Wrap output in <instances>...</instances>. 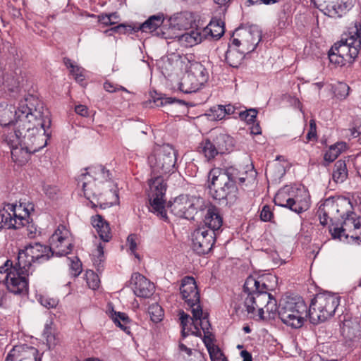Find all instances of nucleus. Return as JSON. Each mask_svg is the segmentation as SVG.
<instances>
[{
  "mask_svg": "<svg viewBox=\"0 0 361 361\" xmlns=\"http://www.w3.org/2000/svg\"><path fill=\"white\" fill-rule=\"evenodd\" d=\"M0 125L5 127L4 141L11 149L13 161L18 165L25 164L30 154L44 148L50 137L47 110L33 95L20 100L17 107L0 103Z\"/></svg>",
  "mask_w": 361,
  "mask_h": 361,
  "instance_id": "obj_1",
  "label": "nucleus"
},
{
  "mask_svg": "<svg viewBox=\"0 0 361 361\" xmlns=\"http://www.w3.org/2000/svg\"><path fill=\"white\" fill-rule=\"evenodd\" d=\"M264 278L248 276L243 286V291L247 294L245 306L249 314H254L257 308L260 314L264 313V303L267 310L277 312L282 322L294 329L303 326L305 319L309 317V309L300 296H285L276 305V300L269 293L270 288L264 281Z\"/></svg>",
  "mask_w": 361,
  "mask_h": 361,
  "instance_id": "obj_2",
  "label": "nucleus"
},
{
  "mask_svg": "<svg viewBox=\"0 0 361 361\" xmlns=\"http://www.w3.org/2000/svg\"><path fill=\"white\" fill-rule=\"evenodd\" d=\"M204 222L205 226L195 229L192 233V250L199 255L209 253L216 241V233L223 224V218L219 208L209 206L207 209Z\"/></svg>",
  "mask_w": 361,
  "mask_h": 361,
  "instance_id": "obj_3",
  "label": "nucleus"
},
{
  "mask_svg": "<svg viewBox=\"0 0 361 361\" xmlns=\"http://www.w3.org/2000/svg\"><path fill=\"white\" fill-rule=\"evenodd\" d=\"M235 173L228 168L213 169L209 171V192L213 199L225 201L226 204H232L237 200L238 188L233 178Z\"/></svg>",
  "mask_w": 361,
  "mask_h": 361,
  "instance_id": "obj_4",
  "label": "nucleus"
},
{
  "mask_svg": "<svg viewBox=\"0 0 361 361\" xmlns=\"http://www.w3.org/2000/svg\"><path fill=\"white\" fill-rule=\"evenodd\" d=\"M85 173H82L78 178V184L82 183V188L85 197L90 201L92 207H99L104 209L113 205V202H103L100 200L102 195L97 188L96 181L104 183L110 179V172L102 165H97L85 169Z\"/></svg>",
  "mask_w": 361,
  "mask_h": 361,
  "instance_id": "obj_5",
  "label": "nucleus"
},
{
  "mask_svg": "<svg viewBox=\"0 0 361 361\" xmlns=\"http://www.w3.org/2000/svg\"><path fill=\"white\" fill-rule=\"evenodd\" d=\"M53 257L51 247L40 243H29L18 251V262L23 274L32 273L35 264H42Z\"/></svg>",
  "mask_w": 361,
  "mask_h": 361,
  "instance_id": "obj_6",
  "label": "nucleus"
},
{
  "mask_svg": "<svg viewBox=\"0 0 361 361\" xmlns=\"http://www.w3.org/2000/svg\"><path fill=\"white\" fill-rule=\"evenodd\" d=\"M340 298L338 295L328 292L317 294L309 307L310 322L315 325L334 316L339 305Z\"/></svg>",
  "mask_w": 361,
  "mask_h": 361,
  "instance_id": "obj_7",
  "label": "nucleus"
},
{
  "mask_svg": "<svg viewBox=\"0 0 361 361\" xmlns=\"http://www.w3.org/2000/svg\"><path fill=\"white\" fill-rule=\"evenodd\" d=\"M152 175L169 176L176 171V153L169 145L155 149L149 157Z\"/></svg>",
  "mask_w": 361,
  "mask_h": 361,
  "instance_id": "obj_8",
  "label": "nucleus"
},
{
  "mask_svg": "<svg viewBox=\"0 0 361 361\" xmlns=\"http://www.w3.org/2000/svg\"><path fill=\"white\" fill-rule=\"evenodd\" d=\"M151 176L152 178L149 180V210L161 220L167 222L169 218L165 208L166 200L164 199L167 188L166 179L160 175L151 173Z\"/></svg>",
  "mask_w": 361,
  "mask_h": 361,
  "instance_id": "obj_9",
  "label": "nucleus"
},
{
  "mask_svg": "<svg viewBox=\"0 0 361 361\" xmlns=\"http://www.w3.org/2000/svg\"><path fill=\"white\" fill-rule=\"evenodd\" d=\"M361 48V24H355L348 29V33L343 35L341 40L333 45L336 50L348 63H352L358 56Z\"/></svg>",
  "mask_w": 361,
  "mask_h": 361,
  "instance_id": "obj_10",
  "label": "nucleus"
},
{
  "mask_svg": "<svg viewBox=\"0 0 361 361\" xmlns=\"http://www.w3.org/2000/svg\"><path fill=\"white\" fill-rule=\"evenodd\" d=\"M169 207L176 216L188 220H194L198 211L204 209V200L195 196L180 195L176 197Z\"/></svg>",
  "mask_w": 361,
  "mask_h": 361,
  "instance_id": "obj_11",
  "label": "nucleus"
},
{
  "mask_svg": "<svg viewBox=\"0 0 361 361\" xmlns=\"http://www.w3.org/2000/svg\"><path fill=\"white\" fill-rule=\"evenodd\" d=\"M1 221L0 222V229L3 227H7L8 229H19L21 227L27 226V235L32 238L37 233V228L33 224L30 225L28 219L16 214V204H6L4 207L0 210Z\"/></svg>",
  "mask_w": 361,
  "mask_h": 361,
  "instance_id": "obj_12",
  "label": "nucleus"
},
{
  "mask_svg": "<svg viewBox=\"0 0 361 361\" xmlns=\"http://www.w3.org/2000/svg\"><path fill=\"white\" fill-rule=\"evenodd\" d=\"M235 33L240 37L233 38L232 45L235 47H242L241 49L247 54L256 49L262 39V33L256 26L252 25L249 28L238 27Z\"/></svg>",
  "mask_w": 361,
  "mask_h": 361,
  "instance_id": "obj_13",
  "label": "nucleus"
},
{
  "mask_svg": "<svg viewBox=\"0 0 361 361\" xmlns=\"http://www.w3.org/2000/svg\"><path fill=\"white\" fill-rule=\"evenodd\" d=\"M182 299L192 310L200 305V295L195 279L192 276H185L180 286Z\"/></svg>",
  "mask_w": 361,
  "mask_h": 361,
  "instance_id": "obj_14",
  "label": "nucleus"
},
{
  "mask_svg": "<svg viewBox=\"0 0 361 361\" xmlns=\"http://www.w3.org/2000/svg\"><path fill=\"white\" fill-rule=\"evenodd\" d=\"M21 274L28 275L27 274H23L19 268L17 274L11 271L7 273L4 283L10 293L24 296L28 294V281L25 276H20Z\"/></svg>",
  "mask_w": 361,
  "mask_h": 361,
  "instance_id": "obj_15",
  "label": "nucleus"
},
{
  "mask_svg": "<svg viewBox=\"0 0 361 361\" xmlns=\"http://www.w3.org/2000/svg\"><path fill=\"white\" fill-rule=\"evenodd\" d=\"M66 232L59 228L49 238V247L53 252V256H63L69 254L73 248L72 244L66 236Z\"/></svg>",
  "mask_w": 361,
  "mask_h": 361,
  "instance_id": "obj_16",
  "label": "nucleus"
},
{
  "mask_svg": "<svg viewBox=\"0 0 361 361\" xmlns=\"http://www.w3.org/2000/svg\"><path fill=\"white\" fill-rule=\"evenodd\" d=\"M130 284L133 293L137 297L147 298L154 293V283L139 273L133 274Z\"/></svg>",
  "mask_w": 361,
  "mask_h": 361,
  "instance_id": "obj_17",
  "label": "nucleus"
},
{
  "mask_svg": "<svg viewBox=\"0 0 361 361\" xmlns=\"http://www.w3.org/2000/svg\"><path fill=\"white\" fill-rule=\"evenodd\" d=\"M231 173H235L233 178L238 185L248 187L255 183L257 172L252 165L247 166L246 169H238L235 166L228 167Z\"/></svg>",
  "mask_w": 361,
  "mask_h": 361,
  "instance_id": "obj_18",
  "label": "nucleus"
},
{
  "mask_svg": "<svg viewBox=\"0 0 361 361\" xmlns=\"http://www.w3.org/2000/svg\"><path fill=\"white\" fill-rule=\"evenodd\" d=\"M210 138L219 154L229 152L234 147L233 138L227 134L213 132Z\"/></svg>",
  "mask_w": 361,
  "mask_h": 361,
  "instance_id": "obj_19",
  "label": "nucleus"
},
{
  "mask_svg": "<svg viewBox=\"0 0 361 361\" xmlns=\"http://www.w3.org/2000/svg\"><path fill=\"white\" fill-rule=\"evenodd\" d=\"M91 223L96 229L99 238L104 242H109L112 235L109 223L99 214L92 216Z\"/></svg>",
  "mask_w": 361,
  "mask_h": 361,
  "instance_id": "obj_20",
  "label": "nucleus"
},
{
  "mask_svg": "<svg viewBox=\"0 0 361 361\" xmlns=\"http://www.w3.org/2000/svg\"><path fill=\"white\" fill-rule=\"evenodd\" d=\"M225 32L224 23L219 18H213L208 25L203 30L204 38L207 37L212 39H220Z\"/></svg>",
  "mask_w": 361,
  "mask_h": 361,
  "instance_id": "obj_21",
  "label": "nucleus"
},
{
  "mask_svg": "<svg viewBox=\"0 0 361 361\" xmlns=\"http://www.w3.org/2000/svg\"><path fill=\"white\" fill-rule=\"evenodd\" d=\"M164 20V16L161 13L151 16L144 23L136 25L134 32H152L163 24Z\"/></svg>",
  "mask_w": 361,
  "mask_h": 361,
  "instance_id": "obj_22",
  "label": "nucleus"
},
{
  "mask_svg": "<svg viewBox=\"0 0 361 361\" xmlns=\"http://www.w3.org/2000/svg\"><path fill=\"white\" fill-rule=\"evenodd\" d=\"M298 190V188L290 185H285L281 188L274 197L275 204L286 208L291 199L296 195L295 193Z\"/></svg>",
  "mask_w": 361,
  "mask_h": 361,
  "instance_id": "obj_23",
  "label": "nucleus"
},
{
  "mask_svg": "<svg viewBox=\"0 0 361 361\" xmlns=\"http://www.w3.org/2000/svg\"><path fill=\"white\" fill-rule=\"evenodd\" d=\"M202 85L192 75L186 71L181 78L179 90L185 94L195 92Z\"/></svg>",
  "mask_w": 361,
  "mask_h": 361,
  "instance_id": "obj_24",
  "label": "nucleus"
},
{
  "mask_svg": "<svg viewBox=\"0 0 361 361\" xmlns=\"http://www.w3.org/2000/svg\"><path fill=\"white\" fill-rule=\"evenodd\" d=\"M232 45H229L227 51L226 52L225 59L227 63L233 68H238L242 61L243 60L246 52H244L243 49H237V47Z\"/></svg>",
  "mask_w": 361,
  "mask_h": 361,
  "instance_id": "obj_25",
  "label": "nucleus"
},
{
  "mask_svg": "<svg viewBox=\"0 0 361 361\" xmlns=\"http://www.w3.org/2000/svg\"><path fill=\"white\" fill-rule=\"evenodd\" d=\"M191 312L192 317L190 319L195 321L203 332L210 331L211 324L209 320V314L203 312L201 305H197L195 309L191 310Z\"/></svg>",
  "mask_w": 361,
  "mask_h": 361,
  "instance_id": "obj_26",
  "label": "nucleus"
},
{
  "mask_svg": "<svg viewBox=\"0 0 361 361\" xmlns=\"http://www.w3.org/2000/svg\"><path fill=\"white\" fill-rule=\"evenodd\" d=\"M197 151L200 154H202L208 161L213 160L217 155L219 154L215 147V145L211 140L210 137L204 139L200 143Z\"/></svg>",
  "mask_w": 361,
  "mask_h": 361,
  "instance_id": "obj_27",
  "label": "nucleus"
},
{
  "mask_svg": "<svg viewBox=\"0 0 361 361\" xmlns=\"http://www.w3.org/2000/svg\"><path fill=\"white\" fill-rule=\"evenodd\" d=\"M203 38V34L196 29L185 32L178 37V40L182 45L188 47L200 43Z\"/></svg>",
  "mask_w": 361,
  "mask_h": 361,
  "instance_id": "obj_28",
  "label": "nucleus"
},
{
  "mask_svg": "<svg viewBox=\"0 0 361 361\" xmlns=\"http://www.w3.org/2000/svg\"><path fill=\"white\" fill-rule=\"evenodd\" d=\"M189 66L187 71L194 76L203 85L208 79V72L205 67L200 62L189 61Z\"/></svg>",
  "mask_w": 361,
  "mask_h": 361,
  "instance_id": "obj_29",
  "label": "nucleus"
},
{
  "mask_svg": "<svg viewBox=\"0 0 361 361\" xmlns=\"http://www.w3.org/2000/svg\"><path fill=\"white\" fill-rule=\"evenodd\" d=\"M111 318L114 321V324L122 329L127 334H131L130 328L128 324L130 322V319L128 316L121 312H116L113 308L109 311Z\"/></svg>",
  "mask_w": 361,
  "mask_h": 361,
  "instance_id": "obj_30",
  "label": "nucleus"
},
{
  "mask_svg": "<svg viewBox=\"0 0 361 361\" xmlns=\"http://www.w3.org/2000/svg\"><path fill=\"white\" fill-rule=\"evenodd\" d=\"M346 148L347 145L344 142H338L331 145L324 155V159L327 164H324L323 165L326 166L329 163L334 161Z\"/></svg>",
  "mask_w": 361,
  "mask_h": 361,
  "instance_id": "obj_31",
  "label": "nucleus"
},
{
  "mask_svg": "<svg viewBox=\"0 0 361 361\" xmlns=\"http://www.w3.org/2000/svg\"><path fill=\"white\" fill-rule=\"evenodd\" d=\"M348 169L345 161L339 159L336 161L332 178L336 183H343L348 178Z\"/></svg>",
  "mask_w": 361,
  "mask_h": 361,
  "instance_id": "obj_32",
  "label": "nucleus"
},
{
  "mask_svg": "<svg viewBox=\"0 0 361 361\" xmlns=\"http://www.w3.org/2000/svg\"><path fill=\"white\" fill-rule=\"evenodd\" d=\"M309 207L310 204L306 199H300L298 195H295L294 198L291 199L286 208L299 214L307 211Z\"/></svg>",
  "mask_w": 361,
  "mask_h": 361,
  "instance_id": "obj_33",
  "label": "nucleus"
},
{
  "mask_svg": "<svg viewBox=\"0 0 361 361\" xmlns=\"http://www.w3.org/2000/svg\"><path fill=\"white\" fill-rule=\"evenodd\" d=\"M1 85L5 86L8 91L16 92L18 91L19 82L16 77V73L13 71L6 72V76L4 78V82Z\"/></svg>",
  "mask_w": 361,
  "mask_h": 361,
  "instance_id": "obj_34",
  "label": "nucleus"
},
{
  "mask_svg": "<svg viewBox=\"0 0 361 361\" xmlns=\"http://www.w3.org/2000/svg\"><path fill=\"white\" fill-rule=\"evenodd\" d=\"M324 14L331 18H341L345 13L344 11H343L338 1H337L336 2H331L326 5L324 8Z\"/></svg>",
  "mask_w": 361,
  "mask_h": 361,
  "instance_id": "obj_35",
  "label": "nucleus"
},
{
  "mask_svg": "<svg viewBox=\"0 0 361 361\" xmlns=\"http://www.w3.org/2000/svg\"><path fill=\"white\" fill-rule=\"evenodd\" d=\"M148 314L154 323H159L164 317V310L157 303L149 306Z\"/></svg>",
  "mask_w": 361,
  "mask_h": 361,
  "instance_id": "obj_36",
  "label": "nucleus"
},
{
  "mask_svg": "<svg viewBox=\"0 0 361 361\" xmlns=\"http://www.w3.org/2000/svg\"><path fill=\"white\" fill-rule=\"evenodd\" d=\"M97 18L99 23L108 26L116 24L119 19V15L117 12H114L109 14L102 13L97 16Z\"/></svg>",
  "mask_w": 361,
  "mask_h": 361,
  "instance_id": "obj_37",
  "label": "nucleus"
},
{
  "mask_svg": "<svg viewBox=\"0 0 361 361\" xmlns=\"http://www.w3.org/2000/svg\"><path fill=\"white\" fill-rule=\"evenodd\" d=\"M350 90V88L346 83L339 82L335 85L334 93L337 99L343 100L349 95Z\"/></svg>",
  "mask_w": 361,
  "mask_h": 361,
  "instance_id": "obj_38",
  "label": "nucleus"
},
{
  "mask_svg": "<svg viewBox=\"0 0 361 361\" xmlns=\"http://www.w3.org/2000/svg\"><path fill=\"white\" fill-rule=\"evenodd\" d=\"M42 336L46 339L47 345H48L49 348L56 344L55 334L51 327V322L49 324L46 323Z\"/></svg>",
  "mask_w": 361,
  "mask_h": 361,
  "instance_id": "obj_39",
  "label": "nucleus"
},
{
  "mask_svg": "<svg viewBox=\"0 0 361 361\" xmlns=\"http://www.w3.org/2000/svg\"><path fill=\"white\" fill-rule=\"evenodd\" d=\"M179 317L180 320V326H181V336L183 338H186L189 335V331L191 329H187L188 324L190 322L191 317L185 313L183 310H180L179 312Z\"/></svg>",
  "mask_w": 361,
  "mask_h": 361,
  "instance_id": "obj_40",
  "label": "nucleus"
},
{
  "mask_svg": "<svg viewBox=\"0 0 361 361\" xmlns=\"http://www.w3.org/2000/svg\"><path fill=\"white\" fill-rule=\"evenodd\" d=\"M257 115V111L256 109H246L238 113V117L247 123H255Z\"/></svg>",
  "mask_w": 361,
  "mask_h": 361,
  "instance_id": "obj_41",
  "label": "nucleus"
},
{
  "mask_svg": "<svg viewBox=\"0 0 361 361\" xmlns=\"http://www.w3.org/2000/svg\"><path fill=\"white\" fill-rule=\"evenodd\" d=\"M328 57L331 63L338 66H343L348 63L336 50H333V46L328 52Z\"/></svg>",
  "mask_w": 361,
  "mask_h": 361,
  "instance_id": "obj_42",
  "label": "nucleus"
},
{
  "mask_svg": "<svg viewBox=\"0 0 361 361\" xmlns=\"http://www.w3.org/2000/svg\"><path fill=\"white\" fill-rule=\"evenodd\" d=\"M329 201V199H326L325 202L321 204L317 212V215L319 219L320 224L322 226H326L328 224V212L325 209L326 203Z\"/></svg>",
  "mask_w": 361,
  "mask_h": 361,
  "instance_id": "obj_43",
  "label": "nucleus"
},
{
  "mask_svg": "<svg viewBox=\"0 0 361 361\" xmlns=\"http://www.w3.org/2000/svg\"><path fill=\"white\" fill-rule=\"evenodd\" d=\"M329 232L334 239H341L342 237L348 238V234L346 233L347 228L342 226L340 227H330Z\"/></svg>",
  "mask_w": 361,
  "mask_h": 361,
  "instance_id": "obj_44",
  "label": "nucleus"
},
{
  "mask_svg": "<svg viewBox=\"0 0 361 361\" xmlns=\"http://www.w3.org/2000/svg\"><path fill=\"white\" fill-rule=\"evenodd\" d=\"M225 111L226 109L224 105H217L210 109V111L212 114L209 116H212V118L214 120H221L226 116Z\"/></svg>",
  "mask_w": 361,
  "mask_h": 361,
  "instance_id": "obj_45",
  "label": "nucleus"
},
{
  "mask_svg": "<svg viewBox=\"0 0 361 361\" xmlns=\"http://www.w3.org/2000/svg\"><path fill=\"white\" fill-rule=\"evenodd\" d=\"M204 333V336L202 338V341L207 349V351H210L212 348H214L218 345L214 344V341L215 340L214 335L210 331H207Z\"/></svg>",
  "mask_w": 361,
  "mask_h": 361,
  "instance_id": "obj_46",
  "label": "nucleus"
},
{
  "mask_svg": "<svg viewBox=\"0 0 361 361\" xmlns=\"http://www.w3.org/2000/svg\"><path fill=\"white\" fill-rule=\"evenodd\" d=\"M70 72L78 82L82 84V82H84L85 75V69L83 68L76 65L75 67H72V69L70 70Z\"/></svg>",
  "mask_w": 361,
  "mask_h": 361,
  "instance_id": "obj_47",
  "label": "nucleus"
},
{
  "mask_svg": "<svg viewBox=\"0 0 361 361\" xmlns=\"http://www.w3.org/2000/svg\"><path fill=\"white\" fill-rule=\"evenodd\" d=\"M208 353L212 361H228L226 357L219 346L212 348Z\"/></svg>",
  "mask_w": 361,
  "mask_h": 361,
  "instance_id": "obj_48",
  "label": "nucleus"
},
{
  "mask_svg": "<svg viewBox=\"0 0 361 361\" xmlns=\"http://www.w3.org/2000/svg\"><path fill=\"white\" fill-rule=\"evenodd\" d=\"M38 300L42 306L48 309L56 307L58 305L57 300L47 296L40 295Z\"/></svg>",
  "mask_w": 361,
  "mask_h": 361,
  "instance_id": "obj_49",
  "label": "nucleus"
},
{
  "mask_svg": "<svg viewBox=\"0 0 361 361\" xmlns=\"http://www.w3.org/2000/svg\"><path fill=\"white\" fill-rule=\"evenodd\" d=\"M274 217L270 206L266 204L263 206L260 212V219L264 222L271 221Z\"/></svg>",
  "mask_w": 361,
  "mask_h": 361,
  "instance_id": "obj_50",
  "label": "nucleus"
},
{
  "mask_svg": "<svg viewBox=\"0 0 361 361\" xmlns=\"http://www.w3.org/2000/svg\"><path fill=\"white\" fill-rule=\"evenodd\" d=\"M87 283L90 288L95 290L99 286V279L97 275L93 272L87 274Z\"/></svg>",
  "mask_w": 361,
  "mask_h": 361,
  "instance_id": "obj_51",
  "label": "nucleus"
},
{
  "mask_svg": "<svg viewBox=\"0 0 361 361\" xmlns=\"http://www.w3.org/2000/svg\"><path fill=\"white\" fill-rule=\"evenodd\" d=\"M355 214L353 212L346 213V216L343 218V222L342 224V226L347 228V231H350L353 228V222H355Z\"/></svg>",
  "mask_w": 361,
  "mask_h": 361,
  "instance_id": "obj_52",
  "label": "nucleus"
},
{
  "mask_svg": "<svg viewBox=\"0 0 361 361\" xmlns=\"http://www.w3.org/2000/svg\"><path fill=\"white\" fill-rule=\"evenodd\" d=\"M152 97L154 104L157 106H164V105H166V104H171L174 103L175 102L178 101V100L176 99L175 98H172V97H156L154 96H152Z\"/></svg>",
  "mask_w": 361,
  "mask_h": 361,
  "instance_id": "obj_53",
  "label": "nucleus"
},
{
  "mask_svg": "<svg viewBox=\"0 0 361 361\" xmlns=\"http://www.w3.org/2000/svg\"><path fill=\"white\" fill-rule=\"evenodd\" d=\"M317 135V124L314 119H311L310 121V129L306 135L307 142H309L313 139H316Z\"/></svg>",
  "mask_w": 361,
  "mask_h": 361,
  "instance_id": "obj_54",
  "label": "nucleus"
},
{
  "mask_svg": "<svg viewBox=\"0 0 361 361\" xmlns=\"http://www.w3.org/2000/svg\"><path fill=\"white\" fill-rule=\"evenodd\" d=\"M280 0H246L245 5L246 6H250L253 5H272L279 2Z\"/></svg>",
  "mask_w": 361,
  "mask_h": 361,
  "instance_id": "obj_55",
  "label": "nucleus"
},
{
  "mask_svg": "<svg viewBox=\"0 0 361 361\" xmlns=\"http://www.w3.org/2000/svg\"><path fill=\"white\" fill-rule=\"evenodd\" d=\"M71 269L73 271V274L75 276H78L81 273L82 263L77 257L71 261Z\"/></svg>",
  "mask_w": 361,
  "mask_h": 361,
  "instance_id": "obj_56",
  "label": "nucleus"
},
{
  "mask_svg": "<svg viewBox=\"0 0 361 361\" xmlns=\"http://www.w3.org/2000/svg\"><path fill=\"white\" fill-rule=\"evenodd\" d=\"M136 239V235H129L127 238V244L129 245V249L131 251V252L133 253L136 257H138V255L135 253L137 249Z\"/></svg>",
  "mask_w": 361,
  "mask_h": 361,
  "instance_id": "obj_57",
  "label": "nucleus"
},
{
  "mask_svg": "<svg viewBox=\"0 0 361 361\" xmlns=\"http://www.w3.org/2000/svg\"><path fill=\"white\" fill-rule=\"evenodd\" d=\"M339 4H341L343 11H344L345 13H346L348 11H350L354 4V0H338Z\"/></svg>",
  "mask_w": 361,
  "mask_h": 361,
  "instance_id": "obj_58",
  "label": "nucleus"
},
{
  "mask_svg": "<svg viewBox=\"0 0 361 361\" xmlns=\"http://www.w3.org/2000/svg\"><path fill=\"white\" fill-rule=\"evenodd\" d=\"M339 4H341L343 11H344L345 13H346L348 11H350L354 4V0H338Z\"/></svg>",
  "mask_w": 361,
  "mask_h": 361,
  "instance_id": "obj_59",
  "label": "nucleus"
},
{
  "mask_svg": "<svg viewBox=\"0 0 361 361\" xmlns=\"http://www.w3.org/2000/svg\"><path fill=\"white\" fill-rule=\"evenodd\" d=\"M123 24V27L121 29H119L118 34H126V33H135L134 32V27H135L136 25H126L124 23Z\"/></svg>",
  "mask_w": 361,
  "mask_h": 361,
  "instance_id": "obj_60",
  "label": "nucleus"
},
{
  "mask_svg": "<svg viewBox=\"0 0 361 361\" xmlns=\"http://www.w3.org/2000/svg\"><path fill=\"white\" fill-rule=\"evenodd\" d=\"M104 89L110 93L118 91V85L109 81H106L103 85Z\"/></svg>",
  "mask_w": 361,
  "mask_h": 361,
  "instance_id": "obj_61",
  "label": "nucleus"
},
{
  "mask_svg": "<svg viewBox=\"0 0 361 361\" xmlns=\"http://www.w3.org/2000/svg\"><path fill=\"white\" fill-rule=\"evenodd\" d=\"M191 321V324L194 327V330H191V334L197 336V337H200L202 338V333H201V331H200V327L198 326V324L194 321V320H190Z\"/></svg>",
  "mask_w": 361,
  "mask_h": 361,
  "instance_id": "obj_62",
  "label": "nucleus"
},
{
  "mask_svg": "<svg viewBox=\"0 0 361 361\" xmlns=\"http://www.w3.org/2000/svg\"><path fill=\"white\" fill-rule=\"evenodd\" d=\"M16 350L17 347H14L7 355L5 361H22L21 360H18V357L16 356Z\"/></svg>",
  "mask_w": 361,
  "mask_h": 361,
  "instance_id": "obj_63",
  "label": "nucleus"
},
{
  "mask_svg": "<svg viewBox=\"0 0 361 361\" xmlns=\"http://www.w3.org/2000/svg\"><path fill=\"white\" fill-rule=\"evenodd\" d=\"M75 111L76 112V114L82 116H87L88 113L87 108L85 106L81 104L75 106Z\"/></svg>",
  "mask_w": 361,
  "mask_h": 361,
  "instance_id": "obj_64",
  "label": "nucleus"
}]
</instances>
